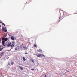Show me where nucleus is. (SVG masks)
<instances>
[{"instance_id":"20e7f679","label":"nucleus","mask_w":77,"mask_h":77,"mask_svg":"<svg viewBox=\"0 0 77 77\" xmlns=\"http://www.w3.org/2000/svg\"><path fill=\"white\" fill-rule=\"evenodd\" d=\"M4 54V52H1L0 54V56H2Z\"/></svg>"},{"instance_id":"cd10ccee","label":"nucleus","mask_w":77,"mask_h":77,"mask_svg":"<svg viewBox=\"0 0 77 77\" xmlns=\"http://www.w3.org/2000/svg\"><path fill=\"white\" fill-rule=\"evenodd\" d=\"M1 25H0V27H1Z\"/></svg>"},{"instance_id":"1a4fd4ad","label":"nucleus","mask_w":77,"mask_h":77,"mask_svg":"<svg viewBox=\"0 0 77 77\" xmlns=\"http://www.w3.org/2000/svg\"><path fill=\"white\" fill-rule=\"evenodd\" d=\"M41 55H42V57H45V56L44 55H43V54H41Z\"/></svg>"},{"instance_id":"c756f323","label":"nucleus","mask_w":77,"mask_h":77,"mask_svg":"<svg viewBox=\"0 0 77 77\" xmlns=\"http://www.w3.org/2000/svg\"><path fill=\"white\" fill-rule=\"evenodd\" d=\"M1 47V46L0 45V47Z\"/></svg>"},{"instance_id":"2eb2a0df","label":"nucleus","mask_w":77,"mask_h":77,"mask_svg":"<svg viewBox=\"0 0 77 77\" xmlns=\"http://www.w3.org/2000/svg\"><path fill=\"white\" fill-rule=\"evenodd\" d=\"M3 50V48H0V51H2Z\"/></svg>"},{"instance_id":"393cba45","label":"nucleus","mask_w":77,"mask_h":77,"mask_svg":"<svg viewBox=\"0 0 77 77\" xmlns=\"http://www.w3.org/2000/svg\"><path fill=\"white\" fill-rule=\"evenodd\" d=\"M31 60L32 62H34V60Z\"/></svg>"},{"instance_id":"f8f14e48","label":"nucleus","mask_w":77,"mask_h":77,"mask_svg":"<svg viewBox=\"0 0 77 77\" xmlns=\"http://www.w3.org/2000/svg\"><path fill=\"white\" fill-rule=\"evenodd\" d=\"M33 46H34V47H37V45H35V44H34V45H33Z\"/></svg>"},{"instance_id":"412c9836","label":"nucleus","mask_w":77,"mask_h":77,"mask_svg":"<svg viewBox=\"0 0 77 77\" xmlns=\"http://www.w3.org/2000/svg\"><path fill=\"white\" fill-rule=\"evenodd\" d=\"M34 69H31V70H34Z\"/></svg>"},{"instance_id":"aec40b11","label":"nucleus","mask_w":77,"mask_h":77,"mask_svg":"<svg viewBox=\"0 0 77 77\" xmlns=\"http://www.w3.org/2000/svg\"><path fill=\"white\" fill-rule=\"evenodd\" d=\"M8 65H10V63H8Z\"/></svg>"},{"instance_id":"6e6552de","label":"nucleus","mask_w":77,"mask_h":77,"mask_svg":"<svg viewBox=\"0 0 77 77\" xmlns=\"http://www.w3.org/2000/svg\"><path fill=\"white\" fill-rule=\"evenodd\" d=\"M23 60H24V61H25L26 59H25V58L24 57H23Z\"/></svg>"},{"instance_id":"ddd939ff","label":"nucleus","mask_w":77,"mask_h":77,"mask_svg":"<svg viewBox=\"0 0 77 77\" xmlns=\"http://www.w3.org/2000/svg\"><path fill=\"white\" fill-rule=\"evenodd\" d=\"M0 23H1L4 26H5V24L3 23H2L1 22L0 20Z\"/></svg>"},{"instance_id":"a211bd4d","label":"nucleus","mask_w":77,"mask_h":77,"mask_svg":"<svg viewBox=\"0 0 77 77\" xmlns=\"http://www.w3.org/2000/svg\"><path fill=\"white\" fill-rule=\"evenodd\" d=\"M2 39L3 41L5 40V38H2Z\"/></svg>"},{"instance_id":"6ab92c4d","label":"nucleus","mask_w":77,"mask_h":77,"mask_svg":"<svg viewBox=\"0 0 77 77\" xmlns=\"http://www.w3.org/2000/svg\"><path fill=\"white\" fill-rule=\"evenodd\" d=\"M4 31H5V32H7V30L6 29H5V30H4Z\"/></svg>"},{"instance_id":"9d476101","label":"nucleus","mask_w":77,"mask_h":77,"mask_svg":"<svg viewBox=\"0 0 77 77\" xmlns=\"http://www.w3.org/2000/svg\"><path fill=\"white\" fill-rule=\"evenodd\" d=\"M8 40V38H5V41H7Z\"/></svg>"},{"instance_id":"f3484780","label":"nucleus","mask_w":77,"mask_h":77,"mask_svg":"<svg viewBox=\"0 0 77 77\" xmlns=\"http://www.w3.org/2000/svg\"><path fill=\"white\" fill-rule=\"evenodd\" d=\"M15 49V50H18V48H16Z\"/></svg>"},{"instance_id":"4468645a","label":"nucleus","mask_w":77,"mask_h":77,"mask_svg":"<svg viewBox=\"0 0 77 77\" xmlns=\"http://www.w3.org/2000/svg\"><path fill=\"white\" fill-rule=\"evenodd\" d=\"M4 44H5V41H2V45H4Z\"/></svg>"},{"instance_id":"f03ea898","label":"nucleus","mask_w":77,"mask_h":77,"mask_svg":"<svg viewBox=\"0 0 77 77\" xmlns=\"http://www.w3.org/2000/svg\"><path fill=\"white\" fill-rule=\"evenodd\" d=\"M37 56V57H42V55L41 54H39V55H35Z\"/></svg>"},{"instance_id":"39448f33","label":"nucleus","mask_w":77,"mask_h":77,"mask_svg":"<svg viewBox=\"0 0 77 77\" xmlns=\"http://www.w3.org/2000/svg\"><path fill=\"white\" fill-rule=\"evenodd\" d=\"M11 42H9V43H8V47H10V46H11Z\"/></svg>"},{"instance_id":"a878e982","label":"nucleus","mask_w":77,"mask_h":77,"mask_svg":"<svg viewBox=\"0 0 77 77\" xmlns=\"http://www.w3.org/2000/svg\"><path fill=\"white\" fill-rule=\"evenodd\" d=\"M60 21V20H59L58 21V22H59Z\"/></svg>"},{"instance_id":"4be33fe9","label":"nucleus","mask_w":77,"mask_h":77,"mask_svg":"<svg viewBox=\"0 0 77 77\" xmlns=\"http://www.w3.org/2000/svg\"><path fill=\"white\" fill-rule=\"evenodd\" d=\"M25 54H28V53H27V52H26V53H25Z\"/></svg>"},{"instance_id":"dca6fc26","label":"nucleus","mask_w":77,"mask_h":77,"mask_svg":"<svg viewBox=\"0 0 77 77\" xmlns=\"http://www.w3.org/2000/svg\"><path fill=\"white\" fill-rule=\"evenodd\" d=\"M14 63H13V62H11V65H13V64H14Z\"/></svg>"},{"instance_id":"7ed1b4c3","label":"nucleus","mask_w":77,"mask_h":77,"mask_svg":"<svg viewBox=\"0 0 77 77\" xmlns=\"http://www.w3.org/2000/svg\"><path fill=\"white\" fill-rule=\"evenodd\" d=\"M37 51L40 52H41V53L42 52V50H41L40 49L38 50H37Z\"/></svg>"},{"instance_id":"423d86ee","label":"nucleus","mask_w":77,"mask_h":77,"mask_svg":"<svg viewBox=\"0 0 77 77\" xmlns=\"http://www.w3.org/2000/svg\"><path fill=\"white\" fill-rule=\"evenodd\" d=\"M11 38L12 39V40H14V37L13 36L11 37Z\"/></svg>"},{"instance_id":"f257e3e1","label":"nucleus","mask_w":77,"mask_h":77,"mask_svg":"<svg viewBox=\"0 0 77 77\" xmlns=\"http://www.w3.org/2000/svg\"><path fill=\"white\" fill-rule=\"evenodd\" d=\"M14 44L15 42H12V45L11 46V48H13L14 47Z\"/></svg>"},{"instance_id":"c85d7f7f","label":"nucleus","mask_w":77,"mask_h":77,"mask_svg":"<svg viewBox=\"0 0 77 77\" xmlns=\"http://www.w3.org/2000/svg\"><path fill=\"white\" fill-rule=\"evenodd\" d=\"M69 71H68L67 72H69Z\"/></svg>"},{"instance_id":"b1692460","label":"nucleus","mask_w":77,"mask_h":77,"mask_svg":"<svg viewBox=\"0 0 77 77\" xmlns=\"http://www.w3.org/2000/svg\"><path fill=\"white\" fill-rule=\"evenodd\" d=\"M3 45V46H4V47L5 46V44H4V45Z\"/></svg>"},{"instance_id":"5701e85b","label":"nucleus","mask_w":77,"mask_h":77,"mask_svg":"<svg viewBox=\"0 0 77 77\" xmlns=\"http://www.w3.org/2000/svg\"><path fill=\"white\" fill-rule=\"evenodd\" d=\"M48 77L47 75H45L44 77Z\"/></svg>"},{"instance_id":"9b49d317","label":"nucleus","mask_w":77,"mask_h":77,"mask_svg":"<svg viewBox=\"0 0 77 77\" xmlns=\"http://www.w3.org/2000/svg\"><path fill=\"white\" fill-rule=\"evenodd\" d=\"M23 47L25 49H26L27 48V47L26 46H23Z\"/></svg>"},{"instance_id":"bb28decb","label":"nucleus","mask_w":77,"mask_h":77,"mask_svg":"<svg viewBox=\"0 0 77 77\" xmlns=\"http://www.w3.org/2000/svg\"><path fill=\"white\" fill-rule=\"evenodd\" d=\"M61 19L60 17H59V19Z\"/></svg>"},{"instance_id":"0eeeda50","label":"nucleus","mask_w":77,"mask_h":77,"mask_svg":"<svg viewBox=\"0 0 77 77\" xmlns=\"http://www.w3.org/2000/svg\"><path fill=\"white\" fill-rule=\"evenodd\" d=\"M19 67L20 68V69H21L22 70H23V67H21L20 66H19Z\"/></svg>"}]
</instances>
